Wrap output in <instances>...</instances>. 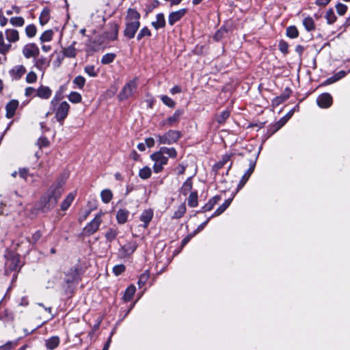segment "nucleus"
Wrapping results in <instances>:
<instances>
[{
    "mask_svg": "<svg viewBox=\"0 0 350 350\" xmlns=\"http://www.w3.org/2000/svg\"><path fill=\"white\" fill-rule=\"evenodd\" d=\"M129 215V211L126 209L122 208L118 210L116 214L118 222L121 224H124L127 221Z\"/></svg>",
    "mask_w": 350,
    "mask_h": 350,
    "instance_id": "24",
    "label": "nucleus"
},
{
    "mask_svg": "<svg viewBox=\"0 0 350 350\" xmlns=\"http://www.w3.org/2000/svg\"><path fill=\"white\" fill-rule=\"evenodd\" d=\"M152 25L155 29L163 28L165 26V19L163 13H159L156 16V21L152 22Z\"/></svg>",
    "mask_w": 350,
    "mask_h": 350,
    "instance_id": "22",
    "label": "nucleus"
},
{
    "mask_svg": "<svg viewBox=\"0 0 350 350\" xmlns=\"http://www.w3.org/2000/svg\"><path fill=\"white\" fill-rule=\"evenodd\" d=\"M151 174V169L148 166L144 167L139 172V176L142 179H147L150 178Z\"/></svg>",
    "mask_w": 350,
    "mask_h": 350,
    "instance_id": "38",
    "label": "nucleus"
},
{
    "mask_svg": "<svg viewBox=\"0 0 350 350\" xmlns=\"http://www.w3.org/2000/svg\"><path fill=\"white\" fill-rule=\"evenodd\" d=\"M135 291H136V288H135V286H133V285L129 286L126 289L124 295V301H130L133 298V297L135 293Z\"/></svg>",
    "mask_w": 350,
    "mask_h": 350,
    "instance_id": "33",
    "label": "nucleus"
},
{
    "mask_svg": "<svg viewBox=\"0 0 350 350\" xmlns=\"http://www.w3.org/2000/svg\"><path fill=\"white\" fill-rule=\"evenodd\" d=\"M19 103L17 100H11L5 106L6 114L8 118H12L15 115L16 110L18 107Z\"/></svg>",
    "mask_w": 350,
    "mask_h": 350,
    "instance_id": "14",
    "label": "nucleus"
},
{
    "mask_svg": "<svg viewBox=\"0 0 350 350\" xmlns=\"http://www.w3.org/2000/svg\"><path fill=\"white\" fill-rule=\"evenodd\" d=\"M118 230L116 229L110 228L105 233V237L108 241L111 242L116 238Z\"/></svg>",
    "mask_w": 350,
    "mask_h": 350,
    "instance_id": "46",
    "label": "nucleus"
},
{
    "mask_svg": "<svg viewBox=\"0 0 350 350\" xmlns=\"http://www.w3.org/2000/svg\"><path fill=\"white\" fill-rule=\"evenodd\" d=\"M115 57L116 55L113 53H107L103 56L101 63L103 64H110L114 60Z\"/></svg>",
    "mask_w": 350,
    "mask_h": 350,
    "instance_id": "50",
    "label": "nucleus"
},
{
    "mask_svg": "<svg viewBox=\"0 0 350 350\" xmlns=\"http://www.w3.org/2000/svg\"><path fill=\"white\" fill-rule=\"evenodd\" d=\"M186 212V206L185 204H181L174 213L173 218L179 219L182 217Z\"/></svg>",
    "mask_w": 350,
    "mask_h": 350,
    "instance_id": "42",
    "label": "nucleus"
},
{
    "mask_svg": "<svg viewBox=\"0 0 350 350\" xmlns=\"http://www.w3.org/2000/svg\"><path fill=\"white\" fill-rule=\"evenodd\" d=\"M41 237H42L41 232L40 230H38L32 234L31 238V239L29 240V241L33 244H35L40 240Z\"/></svg>",
    "mask_w": 350,
    "mask_h": 350,
    "instance_id": "55",
    "label": "nucleus"
},
{
    "mask_svg": "<svg viewBox=\"0 0 350 350\" xmlns=\"http://www.w3.org/2000/svg\"><path fill=\"white\" fill-rule=\"evenodd\" d=\"M11 48L12 44L5 42L4 33L0 31V53L5 55L10 51Z\"/></svg>",
    "mask_w": 350,
    "mask_h": 350,
    "instance_id": "20",
    "label": "nucleus"
},
{
    "mask_svg": "<svg viewBox=\"0 0 350 350\" xmlns=\"http://www.w3.org/2000/svg\"><path fill=\"white\" fill-rule=\"evenodd\" d=\"M35 93L36 94V90L33 87H27L25 91V95L26 96H31L34 95Z\"/></svg>",
    "mask_w": 350,
    "mask_h": 350,
    "instance_id": "61",
    "label": "nucleus"
},
{
    "mask_svg": "<svg viewBox=\"0 0 350 350\" xmlns=\"http://www.w3.org/2000/svg\"><path fill=\"white\" fill-rule=\"evenodd\" d=\"M183 114V111L182 109H177L172 116L161 122L160 125L161 126H174L179 122Z\"/></svg>",
    "mask_w": 350,
    "mask_h": 350,
    "instance_id": "9",
    "label": "nucleus"
},
{
    "mask_svg": "<svg viewBox=\"0 0 350 350\" xmlns=\"http://www.w3.org/2000/svg\"><path fill=\"white\" fill-rule=\"evenodd\" d=\"M12 348L13 343L11 341H9L3 345L0 346V350H11Z\"/></svg>",
    "mask_w": 350,
    "mask_h": 350,
    "instance_id": "63",
    "label": "nucleus"
},
{
    "mask_svg": "<svg viewBox=\"0 0 350 350\" xmlns=\"http://www.w3.org/2000/svg\"><path fill=\"white\" fill-rule=\"evenodd\" d=\"M161 99L162 102L169 107L174 108L175 107V102L169 96L163 95L161 96Z\"/></svg>",
    "mask_w": 350,
    "mask_h": 350,
    "instance_id": "51",
    "label": "nucleus"
},
{
    "mask_svg": "<svg viewBox=\"0 0 350 350\" xmlns=\"http://www.w3.org/2000/svg\"><path fill=\"white\" fill-rule=\"evenodd\" d=\"M303 25L308 31H313L315 29L314 21L310 16L306 17L304 19Z\"/></svg>",
    "mask_w": 350,
    "mask_h": 350,
    "instance_id": "32",
    "label": "nucleus"
},
{
    "mask_svg": "<svg viewBox=\"0 0 350 350\" xmlns=\"http://www.w3.org/2000/svg\"><path fill=\"white\" fill-rule=\"evenodd\" d=\"M288 45L285 41L281 40L280 42L279 49L282 53H283L284 54H286L288 53Z\"/></svg>",
    "mask_w": 350,
    "mask_h": 350,
    "instance_id": "58",
    "label": "nucleus"
},
{
    "mask_svg": "<svg viewBox=\"0 0 350 350\" xmlns=\"http://www.w3.org/2000/svg\"><path fill=\"white\" fill-rule=\"evenodd\" d=\"M230 116V111L226 109L221 111L219 114L217 115L216 118V120L219 124H223L226 119Z\"/></svg>",
    "mask_w": 350,
    "mask_h": 350,
    "instance_id": "44",
    "label": "nucleus"
},
{
    "mask_svg": "<svg viewBox=\"0 0 350 350\" xmlns=\"http://www.w3.org/2000/svg\"><path fill=\"white\" fill-rule=\"evenodd\" d=\"M100 197L103 202L105 204L109 203L112 199L113 194L111 190L104 189L100 193Z\"/></svg>",
    "mask_w": 350,
    "mask_h": 350,
    "instance_id": "34",
    "label": "nucleus"
},
{
    "mask_svg": "<svg viewBox=\"0 0 350 350\" xmlns=\"http://www.w3.org/2000/svg\"><path fill=\"white\" fill-rule=\"evenodd\" d=\"M52 200V197L49 194L44 196L40 199V206L43 212H47L49 210L52 209L55 207V206H52L51 204V200Z\"/></svg>",
    "mask_w": 350,
    "mask_h": 350,
    "instance_id": "19",
    "label": "nucleus"
},
{
    "mask_svg": "<svg viewBox=\"0 0 350 350\" xmlns=\"http://www.w3.org/2000/svg\"><path fill=\"white\" fill-rule=\"evenodd\" d=\"M19 14L21 12V8L16 5H14L11 10H6L7 15H12L13 13Z\"/></svg>",
    "mask_w": 350,
    "mask_h": 350,
    "instance_id": "59",
    "label": "nucleus"
},
{
    "mask_svg": "<svg viewBox=\"0 0 350 350\" xmlns=\"http://www.w3.org/2000/svg\"><path fill=\"white\" fill-rule=\"evenodd\" d=\"M286 35L291 38H295L298 36L299 32L295 26H290L286 29Z\"/></svg>",
    "mask_w": 350,
    "mask_h": 350,
    "instance_id": "47",
    "label": "nucleus"
},
{
    "mask_svg": "<svg viewBox=\"0 0 350 350\" xmlns=\"http://www.w3.org/2000/svg\"><path fill=\"white\" fill-rule=\"evenodd\" d=\"M37 144L40 148L46 147L49 146V140L45 137H40L38 139Z\"/></svg>",
    "mask_w": 350,
    "mask_h": 350,
    "instance_id": "57",
    "label": "nucleus"
},
{
    "mask_svg": "<svg viewBox=\"0 0 350 350\" xmlns=\"http://www.w3.org/2000/svg\"><path fill=\"white\" fill-rule=\"evenodd\" d=\"M181 137V133L175 130H169L165 134L162 135H159L157 136L160 144L168 145L176 143Z\"/></svg>",
    "mask_w": 350,
    "mask_h": 350,
    "instance_id": "4",
    "label": "nucleus"
},
{
    "mask_svg": "<svg viewBox=\"0 0 350 350\" xmlns=\"http://www.w3.org/2000/svg\"><path fill=\"white\" fill-rule=\"evenodd\" d=\"M37 75L33 72H29L25 78L26 82L28 83H33L37 81Z\"/></svg>",
    "mask_w": 350,
    "mask_h": 350,
    "instance_id": "53",
    "label": "nucleus"
},
{
    "mask_svg": "<svg viewBox=\"0 0 350 350\" xmlns=\"http://www.w3.org/2000/svg\"><path fill=\"white\" fill-rule=\"evenodd\" d=\"M151 36V31L147 27H144L139 32L137 36V40H140L144 37H150Z\"/></svg>",
    "mask_w": 350,
    "mask_h": 350,
    "instance_id": "48",
    "label": "nucleus"
},
{
    "mask_svg": "<svg viewBox=\"0 0 350 350\" xmlns=\"http://www.w3.org/2000/svg\"><path fill=\"white\" fill-rule=\"evenodd\" d=\"M317 102L320 107L328 108L332 104V97L328 93H323L317 98Z\"/></svg>",
    "mask_w": 350,
    "mask_h": 350,
    "instance_id": "10",
    "label": "nucleus"
},
{
    "mask_svg": "<svg viewBox=\"0 0 350 350\" xmlns=\"http://www.w3.org/2000/svg\"><path fill=\"white\" fill-rule=\"evenodd\" d=\"M328 24H333L336 20V16L335 15L332 9H329L325 16Z\"/></svg>",
    "mask_w": 350,
    "mask_h": 350,
    "instance_id": "43",
    "label": "nucleus"
},
{
    "mask_svg": "<svg viewBox=\"0 0 350 350\" xmlns=\"http://www.w3.org/2000/svg\"><path fill=\"white\" fill-rule=\"evenodd\" d=\"M60 342V339L58 336H52L45 340V346L49 350H53L57 348Z\"/></svg>",
    "mask_w": 350,
    "mask_h": 350,
    "instance_id": "21",
    "label": "nucleus"
},
{
    "mask_svg": "<svg viewBox=\"0 0 350 350\" xmlns=\"http://www.w3.org/2000/svg\"><path fill=\"white\" fill-rule=\"evenodd\" d=\"M230 154H225L221 160L215 164V167L217 170L221 168L230 159Z\"/></svg>",
    "mask_w": 350,
    "mask_h": 350,
    "instance_id": "52",
    "label": "nucleus"
},
{
    "mask_svg": "<svg viewBox=\"0 0 350 350\" xmlns=\"http://www.w3.org/2000/svg\"><path fill=\"white\" fill-rule=\"evenodd\" d=\"M221 200V197L219 196H215L211 198L209 201L202 207V211L206 212L211 211L213 206L217 204Z\"/></svg>",
    "mask_w": 350,
    "mask_h": 350,
    "instance_id": "25",
    "label": "nucleus"
},
{
    "mask_svg": "<svg viewBox=\"0 0 350 350\" xmlns=\"http://www.w3.org/2000/svg\"><path fill=\"white\" fill-rule=\"evenodd\" d=\"M138 86V79L135 77L134 79L128 81L122 88L118 94V98L120 100H124L129 99L134 96Z\"/></svg>",
    "mask_w": 350,
    "mask_h": 350,
    "instance_id": "3",
    "label": "nucleus"
},
{
    "mask_svg": "<svg viewBox=\"0 0 350 350\" xmlns=\"http://www.w3.org/2000/svg\"><path fill=\"white\" fill-rule=\"evenodd\" d=\"M75 195L73 193H69L61 204L63 211L67 210L75 199Z\"/></svg>",
    "mask_w": 350,
    "mask_h": 350,
    "instance_id": "31",
    "label": "nucleus"
},
{
    "mask_svg": "<svg viewBox=\"0 0 350 350\" xmlns=\"http://www.w3.org/2000/svg\"><path fill=\"white\" fill-rule=\"evenodd\" d=\"M85 72L90 77H95L98 75V71L96 70L95 66L92 65H88L84 68Z\"/></svg>",
    "mask_w": 350,
    "mask_h": 350,
    "instance_id": "45",
    "label": "nucleus"
},
{
    "mask_svg": "<svg viewBox=\"0 0 350 350\" xmlns=\"http://www.w3.org/2000/svg\"><path fill=\"white\" fill-rule=\"evenodd\" d=\"M19 257L18 255L12 254L10 255L6 262H5V267L10 271H15L19 267Z\"/></svg>",
    "mask_w": 350,
    "mask_h": 350,
    "instance_id": "11",
    "label": "nucleus"
},
{
    "mask_svg": "<svg viewBox=\"0 0 350 350\" xmlns=\"http://www.w3.org/2000/svg\"><path fill=\"white\" fill-rule=\"evenodd\" d=\"M255 166H256V161H251L250 163V167L249 169L247 170V172L243 174V176H242L239 185H238V187H237V189L239 190L241 189L244 185L246 183V182L248 180V179L250 178V176L252 175V174L253 173L254 170V168H255Z\"/></svg>",
    "mask_w": 350,
    "mask_h": 350,
    "instance_id": "12",
    "label": "nucleus"
},
{
    "mask_svg": "<svg viewBox=\"0 0 350 350\" xmlns=\"http://www.w3.org/2000/svg\"><path fill=\"white\" fill-rule=\"evenodd\" d=\"M151 159L154 161L153 170L154 172L159 173L162 171L163 165H166L168 161V158L164 155L161 150L153 153L151 155Z\"/></svg>",
    "mask_w": 350,
    "mask_h": 350,
    "instance_id": "5",
    "label": "nucleus"
},
{
    "mask_svg": "<svg viewBox=\"0 0 350 350\" xmlns=\"http://www.w3.org/2000/svg\"><path fill=\"white\" fill-rule=\"evenodd\" d=\"M137 247V244L135 241H130L122 246V249L126 255L133 254Z\"/></svg>",
    "mask_w": 350,
    "mask_h": 350,
    "instance_id": "27",
    "label": "nucleus"
},
{
    "mask_svg": "<svg viewBox=\"0 0 350 350\" xmlns=\"http://www.w3.org/2000/svg\"><path fill=\"white\" fill-rule=\"evenodd\" d=\"M29 174V170L27 168H21L19 170V176L26 180Z\"/></svg>",
    "mask_w": 350,
    "mask_h": 350,
    "instance_id": "62",
    "label": "nucleus"
},
{
    "mask_svg": "<svg viewBox=\"0 0 350 350\" xmlns=\"http://www.w3.org/2000/svg\"><path fill=\"white\" fill-rule=\"evenodd\" d=\"M336 9L337 13L338 14L342 16L346 13L347 10V7L345 4L338 3L336 5Z\"/></svg>",
    "mask_w": 350,
    "mask_h": 350,
    "instance_id": "54",
    "label": "nucleus"
},
{
    "mask_svg": "<svg viewBox=\"0 0 350 350\" xmlns=\"http://www.w3.org/2000/svg\"><path fill=\"white\" fill-rule=\"evenodd\" d=\"M125 270V266L124 265H117L113 267V272L116 275H119L123 273Z\"/></svg>",
    "mask_w": 350,
    "mask_h": 350,
    "instance_id": "56",
    "label": "nucleus"
},
{
    "mask_svg": "<svg viewBox=\"0 0 350 350\" xmlns=\"http://www.w3.org/2000/svg\"><path fill=\"white\" fill-rule=\"evenodd\" d=\"M192 189L191 177L188 178L183 184L180 188V193L186 196Z\"/></svg>",
    "mask_w": 350,
    "mask_h": 350,
    "instance_id": "30",
    "label": "nucleus"
},
{
    "mask_svg": "<svg viewBox=\"0 0 350 350\" xmlns=\"http://www.w3.org/2000/svg\"><path fill=\"white\" fill-rule=\"evenodd\" d=\"M5 36L8 43L16 42L19 40V33L14 29H7Z\"/></svg>",
    "mask_w": 350,
    "mask_h": 350,
    "instance_id": "18",
    "label": "nucleus"
},
{
    "mask_svg": "<svg viewBox=\"0 0 350 350\" xmlns=\"http://www.w3.org/2000/svg\"><path fill=\"white\" fill-rule=\"evenodd\" d=\"M37 28L33 24L27 25L25 27V33L28 38H33L36 36Z\"/></svg>",
    "mask_w": 350,
    "mask_h": 350,
    "instance_id": "41",
    "label": "nucleus"
},
{
    "mask_svg": "<svg viewBox=\"0 0 350 350\" xmlns=\"http://www.w3.org/2000/svg\"><path fill=\"white\" fill-rule=\"evenodd\" d=\"M63 185L64 183L62 181H58L50 187L47 194L52 197L51 200L52 206H55L61 197L63 192Z\"/></svg>",
    "mask_w": 350,
    "mask_h": 350,
    "instance_id": "6",
    "label": "nucleus"
},
{
    "mask_svg": "<svg viewBox=\"0 0 350 350\" xmlns=\"http://www.w3.org/2000/svg\"><path fill=\"white\" fill-rule=\"evenodd\" d=\"M140 14L134 9L129 8L125 18V29L124 36L128 39L135 37L137 31L140 26Z\"/></svg>",
    "mask_w": 350,
    "mask_h": 350,
    "instance_id": "2",
    "label": "nucleus"
},
{
    "mask_svg": "<svg viewBox=\"0 0 350 350\" xmlns=\"http://www.w3.org/2000/svg\"><path fill=\"white\" fill-rule=\"evenodd\" d=\"M153 217V212L150 209L145 210L143 211L140 216V220L144 222V227L147 228L148 224L152 220Z\"/></svg>",
    "mask_w": 350,
    "mask_h": 350,
    "instance_id": "23",
    "label": "nucleus"
},
{
    "mask_svg": "<svg viewBox=\"0 0 350 350\" xmlns=\"http://www.w3.org/2000/svg\"><path fill=\"white\" fill-rule=\"evenodd\" d=\"M103 215L102 213H100L96 215V217L92 219L88 225L84 228L83 231L84 233L87 235H92L94 232H96L101 224V216Z\"/></svg>",
    "mask_w": 350,
    "mask_h": 350,
    "instance_id": "7",
    "label": "nucleus"
},
{
    "mask_svg": "<svg viewBox=\"0 0 350 350\" xmlns=\"http://www.w3.org/2000/svg\"><path fill=\"white\" fill-rule=\"evenodd\" d=\"M161 152L164 154L168 155L169 157L176 158L177 156V152L174 148L161 147L160 148Z\"/></svg>",
    "mask_w": 350,
    "mask_h": 350,
    "instance_id": "35",
    "label": "nucleus"
},
{
    "mask_svg": "<svg viewBox=\"0 0 350 350\" xmlns=\"http://www.w3.org/2000/svg\"><path fill=\"white\" fill-rule=\"evenodd\" d=\"M105 37L110 40H115L118 38V25L116 23H110L109 29L105 33Z\"/></svg>",
    "mask_w": 350,
    "mask_h": 350,
    "instance_id": "17",
    "label": "nucleus"
},
{
    "mask_svg": "<svg viewBox=\"0 0 350 350\" xmlns=\"http://www.w3.org/2000/svg\"><path fill=\"white\" fill-rule=\"evenodd\" d=\"M188 205L191 207H196L198 206V193L193 191L190 193L188 198Z\"/></svg>",
    "mask_w": 350,
    "mask_h": 350,
    "instance_id": "36",
    "label": "nucleus"
},
{
    "mask_svg": "<svg viewBox=\"0 0 350 350\" xmlns=\"http://www.w3.org/2000/svg\"><path fill=\"white\" fill-rule=\"evenodd\" d=\"M50 19V10L48 8H44L39 17V21L41 25L46 24Z\"/></svg>",
    "mask_w": 350,
    "mask_h": 350,
    "instance_id": "29",
    "label": "nucleus"
},
{
    "mask_svg": "<svg viewBox=\"0 0 350 350\" xmlns=\"http://www.w3.org/2000/svg\"><path fill=\"white\" fill-rule=\"evenodd\" d=\"M10 23L14 27H23L25 24V20L21 16L12 17L10 19Z\"/></svg>",
    "mask_w": 350,
    "mask_h": 350,
    "instance_id": "39",
    "label": "nucleus"
},
{
    "mask_svg": "<svg viewBox=\"0 0 350 350\" xmlns=\"http://www.w3.org/2000/svg\"><path fill=\"white\" fill-rule=\"evenodd\" d=\"M22 53L27 59L36 58L40 53V49L35 43H28L23 47Z\"/></svg>",
    "mask_w": 350,
    "mask_h": 350,
    "instance_id": "8",
    "label": "nucleus"
},
{
    "mask_svg": "<svg viewBox=\"0 0 350 350\" xmlns=\"http://www.w3.org/2000/svg\"><path fill=\"white\" fill-rule=\"evenodd\" d=\"M148 275L146 273H143L141 275L139 280L138 281V284L139 287H142L145 283L148 280Z\"/></svg>",
    "mask_w": 350,
    "mask_h": 350,
    "instance_id": "60",
    "label": "nucleus"
},
{
    "mask_svg": "<svg viewBox=\"0 0 350 350\" xmlns=\"http://www.w3.org/2000/svg\"><path fill=\"white\" fill-rule=\"evenodd\" d=\"M53 31L51 29L44 31L40 37L41 42H49L52 40Z\"/></svg>",
    "mask_w": 350,
    "mask_h": 350,
    "instance_id": "40",
    "label": "nucleus"
},
{
    "mask_svg": "<svg viewBox=\"0 0 350 350\" xmlns=\"http://www.w3.org/2000/svg\"><path fill=\"white\" fill-rule=\"evenodd\" d=\"M25 72L26 68L23 65L15 66L10 71L11 77L15 80L20 79Z\"/></svg>",
    "mask_w": 350,
    "mask_h": 350,
    "instance_id": "15",
    "label": "nucleus"
},
{
    "mask_svg": "<svg viewBox=\"0 0 350 350\" xmlns=\"http://www.w3.org/2000/svg\"><path fill=\"white\" fill-rule=\"evenodd\" d=\"M336 81H336V78H335V77H334V76H332V77H329V78L327 79H326V80H325V81L321 84V85H330V84H332V83H335V82H336Z\"/></svg>",
    "mask_w": 350,
    "mask_h": 350,
    "instance_id": "64",
    "label": "nucleus"
},
{
    "mask_svg": "<svg viewBox=\"0 0 350 350\" xmlns=\"http://www.w3.org/2000/svg\"><path fill=\"white\" fill-rule=\"evenodd\" d=\"M187 10L183 8L176 12H172L168 17V23L170 25H174L177 21H180L186 14Z\"/></svg>",
    "mask_w": 350,
    "mask_h": 350,
    "instance_id": "13",
    "label": "nucleus"
},
{
    "mask_svg": "<svg viewBox=\"0 0 350 350\" xmlns=\"http://www.w3.org/2000/svg\"><path fill=\"white\" fill-rule=\"evenodd\" d=\"M49 66V61L46 57H40L36 60L35 66L40 70H44Z\"/></svg>",
    "mask_w": 350,
    "mask_h": 350,
    "instance_id": "28",
    "label": "nucleus"
},
{
    "mask_svg": "<svg viewBox=\"0 0 350 350\" xmlns=\"http://www.w3.org/2000/svg\"><path fill=\"white\" fill-rule=\"evenodd\" d=\"M52 95V90L48 86L40 85L36 90V96L42 99H49Z\"/></svg>",
    "mask_w": 350,
    "mask_h": 350,
    "instance_id": "16",
    "label": "nucleus"
},
{
    "mask_svg": "<svg viewBox=\"0 0 350 350\" xmlns=\"http://www.w3.org/2000/svg\"><path fill=\"white\" fill-rule=\"evenodd\" d=\"M68 98L72 103H79L82 100L81 95L77 92H71Z\"/></svg>",
    "mask_w": 350,
    "mask_h": 350,
    "instance_id": "37",
    "label": "nucleus"
},
{
    "mask_svg": "<svg viewBox=\"0 0 350 350\" xmlns=\"http://www.w3.org/2000/svg\"><path fill=\"white\" fill-rule=\"evenodd\" d=\"M69 110L70 105L66 101H60V98L55 96L50 102V111L46 116L54 113L56 120L62 126Z\"/></svg>",
    "mask_w": 350,
    "mask_h": 350,
    "instance_id": "1",
    "label": "nucleus"
},
{
    "mask_svg": "<svg viewBox=\"0 0 350 350\" xmlns=\"http://www.w3.org/2000/svg\"><path fill=\"white\" fill-rule=\"evenodd\" d=\"M76 42H73L70 46L64 48L63 50L64 55L66 57H75L77 55V49H75Z\"/></svg>",
    "mask_w": 350,
    "mask_h": 350,
    "instance_id": "26",
    "label": "nucleus"
},
{
    "mask_svg": "<svg viewBox=\"0 0 350 350\" xmlns=\"http://www.w3.org/2000/svg\"><path fill=\"white\" fill-rule=\"evenodd\" d=\"M73 83L79 89H82L85 85V79L81 75L77 76L73 80Z\"/></svg>",
    "mask_w": 350,
    "mask_h": 350,
    "instance_id": "49",
    "label": "nucleus"
}]
</instances>
